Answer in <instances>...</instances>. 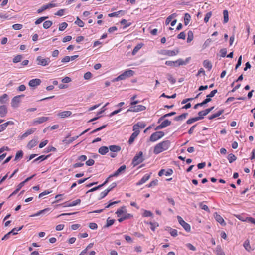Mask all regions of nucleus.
Wrapping results in <instances>:
<instances>
[{"mask_svg": "<svg viewBox=\"0 0 255 255\" xmlns=\"http://www.w3.org/2000/svg\"><path fill=\"white\" fill-rule=\"evenodd\" d=\"M170 145V142L169 140H165L161 142L155 146L153 152L155 154H158L168 149Z\"/></svg>", "mask_w": 255, "mask_h": 255, "instance_id": "1", "label": "nucleus"}, {"mask_svg": "<svg viewBox=\"0 0 255 255\" xmlns=\"http://www.w3.org/2000/svg\"><path fill=\"white\" fill-rule=\"evenodd\" d=\"M134 74V72L131 70H127L124 71L122 74H120L117 77L113 80V82L118 81L120 80H125L127 78L132 76Z\"/></svg>", "mask_w": 255, "mask_h": 255, "instance_id": "2", "label": "nucleus"}, {"mask_svg": "<svg viewBox=\"0 0 255 255\" xmlns=\"http://www.w3.org/2000/svg\"><path fill=\"white\" fill-rule=\"evenodd\" d=\"M217 93V90H216V89L212 91L209 94L207 95V96H206L207 98L206 99H204V101L202 102L196 104L194 106V109H196L199 106H202L206 104L208 102H210L211 101V99L210 98L213 97Z\"/></svg>", "mask_w": 255, "mask_h": 255, "instance_id": "3", "label": "nucleus"}, {"mask_svg": "<svg viewBox=\"0 0 255 255\" xmlns=\"http://www.w3.org/2000/svg\"><path fill=\"white\" fill-rule=\"evenodd\" d=\"M36 61L37 65L43 66L48 65L51 62L49 58H43L40 56L36 58Z\"/></svg>", "mask_w": 255, "mask_h": 255, "instance_id": "4", "label": "nucleus"}, {"mask_svg": "<svg viewBox=\"0 0 255 255\" xmlns=\"http://www.w3.org/2000/svg\"><path fill=\"white\" fill-rule=\"evenodd\" d=\"M142 155V152L140 151L134 157L132 161V164L133 166H136L143 162Z\"/></svg>", "mask_w": 255, "mask_h": 255, "instance_id": "5", "label": "nucleus"}, {"mask_svg": "<svg viewBox=\"0 0 255 255\" xmlns=\"http://www.w3.org/2000/svg\"><path fill=\"white\" fill-rule=\"evenodd\" d=\"M164 136V133L163 131H156L151 134L150 137V141L151 142H155Z\"/></svg>", "mask_w": 255, "mask_h": 255, "instance_id": "6", "label": "nucleus"}, {"mask_svg": "<svg viewBox=\"0 0 255 255\" xmlns=\"http://www.w3.org/2000/svg\"><path fill=\"white\" fill-rule=\"evenodd\" d=\"M177 218L179 223L183 227L185 231L187 232L190 231L191 227L188 223H186L180 216H177Z\"/></svg>", "mask_w": 255, "mask_h": 255, "instance_id": "7", "label": "nucleus"}, {"mask_svg": "<svg viewBox=\"0 0 255 255\" xmlns=\"http://www.w3.org/2000/svg\"><path fill=\"white\" fill-rule=\"evenodd\" d=\"M146 109V107L144 106L141 105H138L136 106H130V108L127 110V112H138L140 111H144Z\"/></svg>", "mask_w": 255, "mask_h": 255, "instance_id": "8", "label": "nucleus"}, {"mask_svg": "<svg viewBox=\"0 0 255 255\" xmlns=\"http://www.w3.org/2000/svg\"><path fill=\"white\" fill-rule=\"evenodd\" d=\"M49 117H40L34 119L33 121V124L34 125H38L43 123L46 121L49 120Z\"/></svg>", "mask_w": 255, "mask_h": 255, "instance_id": "9", "label": "nucleus"}, {"mask_svg": "<svg viewBox=\"0 0 255 255\" xmlns=\"http://www.w3.org/2000/svg\"><path fill=\"white\" fill-rule=\"evenodd\" d=\"M179 53L178 50H163L161 51V54L164 55H167L169 56H174L176 55Z\"/></svg>", "mask_w": 255, "mask_h": 255, "instance_id": "10", "label": "nucleus"}, {"mask_svg": "<svg viewBox=\"0 0 255 255\" xmlns=\"http://www.w3.org/2000/svg\"><path fill=\"white\" fill-rule=\"evenodd\" d=\"M24 95L16 96L14 97L11 100V106L14 108L18 107V104L20 103V98L23 97Z\"/></svg>", "mask_w": 255, "mask_h": 255, "instance_id": "11", "label": "nucleus"}, {"mask_svg": "<svg viewBox=\"0 0 255 255\" xmlns=\"http://www.w3.org/2000/svg\"><path fill=\"white\" fill-rule=\"evenodd\" d=\"M56 6V4L52 3H48L47 4L43 5L40 8L38 9L37 12L38 13H40L42 12V11H44V10H46L47 9L53 8V7H55Z\"/></svg>", "mask_w": 255, "mask_h": 255, "instance_id": "12", "label": "nucleus"}, {"mask_svg": "<svg viewBox=\"0 0 255 255\" xmlns=\"http://www.w3.org/2000/svg\"><path fill=\"white\" fill-rule=\"evenodd\" d=\"M151 173H150L149 174H145L142 178L139 180L138 182H137L136 183V185L137 186L141 185L144 183H145L147 180H148L151 176Z\"/></svg>", "mask_w": 255, "mask_h": 255, "instance_id": "13", "label": "nucleus"}, {"mask_svg": "<svg viewBox=\"0 0 255 255\" xmlns=\"http://www.w3.org/2000/svg\"><path fill=\"white\" fill-rule=\"evenodd\" d=\"M145 126L146 124L144 122H138L133 126V130L138 131V132L139 133V129L143 128Z\"/></svg>", "mask_w": 255, "mask_h": 255, "instance_id": "14", "label": "nucleus"}, {"mask_svg": "<svg viewBox=\"0 0 255 255\" xmlns=\"http://www.w3.org/2000/svg\"><path fill=\"white\" fill-rule=\"evenodd\" d=\"M41 81L39 79H33L29 81L28 85L30 87L34 88L40 84Z\"/></svg>", "mask_w": 255, "mask_h": 255, "instance_id": "15", "label": "nucleus"}, {"mask_svg": "<svg viewBox=\"0 0 255 255\" xmlns=\"http://www.w3.org/2000/svg\"><path fill=\"white\" fill-rule=\"evenodd\" d=\"M126 169V166L125 165L121 166L113 174L111 175L109 177V179L112 177L118 176L122 171H124Z\"/></svg>", "mask_w": 255, "mask_h": 255, "instance_id": "16", "label": "nucleus"}, {"mask_svg": "<svg viewBox=\"0 0 255 255\" xmlns=\"http://www.w3.org/2000/svg\"><path fill=\"white\" fill-rule=\"evenodd\" d=\"M214 216L216 221L219 223L222 226L226 225V222L221 215L218 214L216 212L214 213Z\"/></svg>", "mask_w": 255, "mask_h": 255, "instance_id": "17", "label": "nucleus"}, {"mask_svg": "<svg viewBox=\"0 0 255 255\" xmlns=\"http://www.w3.org/2000/svg\"><path fill=\"white\" fill-rule=\"evenodd\" d=\"M7 113V108L5 105L0 106V116L1 117H5Z\"/></svg>", "mask_w": 255, "mask_h": 255, "instance_id": "18", "label": "nucleus"}, {"mask_svg": "<svg viewBox=\"0 0 255 255\" xmlns=\"http://www.w3.org/2000/svg\"><path fill=\"white\" fill-rule=\"evenodd\" d=\"M35 130H36L35 128L28 129L24 133H23L22 135H21V136H20L21 139H24V138H26L28 135L34 133Z\"/></svg>", "mask_w": 255, "mask_h": 255, "instance_id": "19", "label": "nucleus"}, {"mask_svg": "<svg viewBox=\"0 0 255 255\" xmlns=\"http://www.w3.org/2000/svg\"><path fill=\"white\" fill-rule=\"evenodd\" d=\"M133 133L131 135L129 140L128 143L129 144H132L134 141L135 139L137 137V136L139 135V133L138 132V131L133 130Z\"/></svg>", "mask_w": 255, "mask_h": 255, "instance_id": "20", "label": "nucleus"}, {"mask_svg": "<svg viewBox=\"0 0 255 255\" xmlns=\"http://www.w3.org/2000/svg\"><path fill=\"white\" fill-rule=\"evenodd\" d=\"M188 61V59L186 60V61H183L181 59H178L175 61H174V66H179L180 65H186Z\"/></svg>", "mask_w": 255, "mask_h": 255, "instance_id": "21", "label": "nucleus"}, {"mask_svg": "<svg viewBox=\"0 0 255 255\" xmlns=\"http://www.w3.org/2000/svg\"><path fill=\"white\" fill-rule=\"evenodd\" d=\"M50 155H41L40 156H39L38 157H37V158L35 159L34 160H33V161L32 162V163H35V162H40L41 161H42L44 160H46L47 159L49 156H50Z\"/></svg>", "mask_w": 255, "mask_h": 255, "instance_id": "22", "label": "nucleus"}, {"mask_svg": "<svg viewBox=\"0 0 255 255\" xmlns=\"http://www.w3.org/2000/svg\"><path fill=\"white\" fill-rule=\"evenodd\" d=\"M37 143V139H33L28 142V143L27 145V147L28 149H31L32 148H33L34 147H35Z\"/></svg>", "mask_w": 255, "mask_h": 255, "instance_id": "23", "label": "nucleus"}, {"mask_svg": "<svg viewBox=\"0 0 255 255\" xmlns=\"http://www.w3.org/2000/svg\"><path fill=\"white\" fill-rule=\"evenodd\" d=\"M108 182H109V178H107L106 179V180L105 181V182L102 184L99 185V186H98L97 187H95L94 188H93L90 189L89 190H88L87 191V193L93 192V191H95L100 189V188H101L102 187H103V186L106 185Z\"/></svg>", "mask_w": 255, "mask_h": 255, "instance_id": "24", "label": "nucleus"}, {"mask_svg": "<svg viewBox=\"0 0 255 255\" xmlns=\"http://www.w3.org/2000/svg\"><path fill=\"white\" fill-rule=\"evenodd\" d=\"M72 112L70 111H66L59 113L58 115L61 118H64L70 116Z\"/></svg>", "mask_w": 255, "mask_h": 255, "instance_id": "25", "label": "nucleus"}, {"mask_svg": "<svg viewBox=\"0 0 255 255\" xmlns=\"http://www.w3.org/2000/svg\"><path fill=\"white\" fill-rule=\"evenodd\" d=\"M109 150H110L112 152H118L121 150V147L118 145H110L109 147Z\"/></svg>", "mask_w": 255, "mask_h": 255, "instance_id": "26", "label": "nucleus"}, {"mask_svg": "<svg viewBox=\"0 0 255 255\" xmlns=\"http://www.w3.org/2000/svg\"><path fill=\"white\" fill-rule=\"evenodd\" d=\"M224 112V110L223 109L220 110L219 111H218L217 113L212 114L210 117H209V120H212L215 118H217L219 116H220L221 114H222Z\"/></svg>", "mask_w": 255, "mask_h": 255, "instance_id": "27", "label": "nucleus"}, {"mask_svg": "<svg viewBox=\"0 0 255 255\" xmlns=\"http://www.w3.org/2000/svg\"><path fill=\"white\" fill-rule=\"evenodd\" d=\"M109 151V148L107 146H102L99 148L98 152L101 155H105Z\"/></svg>", "mask_w": 255, "mask_h": 255, "instance_id": "28", "label": "nucleus"}, {"mask_svg": "<svg viewBox=\"0 0 255 255\" xmlns=\"http://www.w3.org/2000/svg\"><path fill=\"white\" fill-rule=\"evenodd\" d=\"M187 115H188V113H183L180 116L175 117L174 118V120L176 121H183V120L186 119Z\"/></svg>", "mask_w": 255, "mask_h": 255, "instance_id": "29", "label": "nucleus"}, {"mask_svg": "<svg viewBox=\"0 0 255 255\" xmlns=\"http://www.w3.org/2000/svg\"><path fill=\"white\" fill-rule=\"evenodd\" d=\"M143 44L141 43H139L133 49L132 52V54L133 55H135L137 52L142 48V47L143 46Z\"/></svg>", "mask_w": 255, "mask_h": 255, "instance_id": "30", "label": "nucleus"}, {"mask_svg": "<svg viewBox=\"0 0 255 255\" xmlns=\"http://www.w3.org/2000/svg\"><path fill=\"white\" fill-rule=\"evenodd\" d=\"M203 66L205 68H207L209 71H210L212 67V65L211 63L208 60H205L203 62Z\"/></svg>", "mask_w": 255, "mask_h": 255, "instance_id": "31", "label": "nucleus"}, {"mask_svg": "<svg viewBox=\"0 0 255 255\" xmlns=\"http://www.w3.org/2000/svg\"><path fill=\"white\" fill-rule=\"evenodd\" d=\"M8 100V95L6 94H3L0 96V103L1 104H5Z\"/></svg>", "mask_w": 255, "mask_h": 255, "instance_id": "32", "label": "nucleus"}, {"mask_svg": "<svg viewBox=\"0 0 255 255\" xmlns=\"http://www.w3.org/2000/svg\"><path fill=\"white\" fill-rule=\"evenodd\" d=\"M49 211H50L49 208H45L43 210L39 211V212H38L37 213H36L33 215H31V217L38 216L42 214H45V213L49 212Z\"/></svg>", "mask_w": 255, "mask_h": 255, "instance_id": "33", "label": "nucleus"}, {"mask_svg": "<svg viewBox=\"0 0 255 255\" xmlns=\"http://www.w3.org/2000/svg\"><path fill=\"white\" fill-rule=\"evenodd\" d=\"M177 16L176 13H173L169 15L166 19L165 24L168 25L171 22V20Z\"/></svg>", "mask_w": 255, "mask_h": 255, "instance_id": "34", "label": "nucleus"}, {"mask_svg": "<svg viewBox=\"0 0 255 255\" xmlns=\"http://www.w3.org/2000/svg\"><path fill=\"white\" fill-rule=\"evenodd\" d=\"M190 19H191V16H190V14L187 13H185L184 15V24L185 25H187L189 24V23L190 21Z\"/></svg>", "mask_w": 255, "mask_h": 255, "instance_id": "35", "label": "nucleus"}, {"mask_svg": "<svg viewBox=\"0 0 255 255\" xmlns=\"http://www.w3.org/2000/svg\"><path fill=\"white\" fill-rule=\"evenodd\" d=\"M121 13L124 14V11L123 10H120L117 12H113L109 14L108 16L110 17H118L119 14Z\"/></svg>", "mask_w": 255, "mask_h": 255, "instance_id": "36", "label": "nucleus"}, {"mask_svg": "<svg viewBox=\"0 0 255 255\" xmlns=\"http://www.w3.org/2000/svg\"><path fill=\"white\" fill-rule=\"evenodd\" d=\"M115 222L114 219H111L110 218H108L107 219L106 224L104 226L105 228H108L112 226Z\"/></svg>", "mask_w": 255, "mask_h": 255, "instance_id": "37", "label": "nucleus"}, {"mask_svg": "<svg viewBox=\"0 0 255 255\" xmlns=\"http://www.w3.org/2000/svg\"><path fill=\"white\" fill-rule=\"evenodd\" d=\"M120 23L122 25H125L124 26V27H123V29H126L128 27H129V26H130L131 25V22L128 23L127 20L124 19H122Z\"/></svg>", "mask_w": 255, "mask_h": 255, "instance_id": "38", "label": "nucleus"}, {"mask_svg": "<svg viewBox=\"0 0 255 255\" xmlns=\"http://www.w3.org/2000/svg\"><path fill=\"white\" fill-rule=\"evenodd\" d=\"M193 39V33L191 31H189L188 32V37L187 39V42L190 43Z\"/></svg>", "mask_w": 255, "mask_h": 255, "instance_id": "39", "label": "nucleus"}, {"mask_svg": "<svg viewBox=\"0 0 255 255\" xmlns=\"http://www.w3.org/2000/svg\"><path fill=\"white\" fill-rule=\"evenodd\" d=\"M22 59V55H17L15 56L13 59V62L14 63H17L21 61Z\"/></svg>", "mask_w": 255, "mask_h": 255, "instance_id": "40", "label": "nucleus"}, {"mask_svg": "<svg viewBox=\"0 0 255 255\" xmlns=\"http://www.w3.org/2000/svg\"><path fill=\"white\" fill-rule=\"evenodd\" d=\"M236 157L233 154H229L228 157V159L230 163H232L236 160Z\"/></svg>", "mask_w": 255, "mask_h": 255, "instance_id": "41", "label": "nucleus"}, {"mask_svg": "<svg viewBox=\"0 0 255 255\" xmlns=\"http://www.w3.org/2000/svg\"><path fill=\"white\" fill-rule=\"evenodd\" d=\"M223 16H224V23H226L229 20L228 12L227 10H224L223 11Z\"/></svg>", "mask_w": 255, "mask_h": 255, "instance_id": "42", "label": "nucleus"}, {"mask_svg": "<svg viewBox=\"0 0 255 255\" xmlns=\"http://www.w3.org/2000/svg\"><path fill=\"white\" fill-rule=\"evenodd\" d=\"M200 118H196V117H194V118L189 119L186 121V124H191L195 122L200 120Z\"/></svg>", "mask_w": 255, "mask_h": 255, "instance_id": "43", "label": "nucleus"}, {"mask_svg": "<svg viewBox=\"0 0 255 255\" xmlns=\"http://www.w3.org/2000/svg\"><path fill=\"white\" fill-rule=\"evenodd\" d=\"M52 25V22L50 21V20H48V21H45L44 23H43V27L45 28V29H48L50 27H51V26Z\"/></svg>", "mask_w": 255, "mask_h": 255, "instance_id": "44", "label": "nucleus"}, {"mask_svg": "<svg viewBox=\"0 0 255 255\" xmlns=\"http://www.w3.org/2000/svg\"><path fill=\"white\" fill-rule=\"evenodd\" d=\"M208 114L205 110L201 111L198 112L199 116L196 117V118H200V120L203 119L204 118V116L207 115Z\"/></svg>", "mask_w": 255, "mask_h": 255, "instance_id": "45", "label": "nucleus"}, {"mask_svg": "<svg viewBox=\"0 0 255 255\" xmlns=\"http://www.w3.org/2000/svg\"><path fill=\"white\" fill-rule=\"evenodd\" d=\"M212 15V13L211 11H209L206 14L204 19V21L205 23H207L209 21V20L211 17Z\"/></svg>", "mask_w": 255, "mask_h": 255, "instance_id": "46", "label": "nucleus"}, {"mask_svg": "<svg viewBox=\"0 0 255 255\" xmlns=\"http://www.w3.org/2000/svg\"><path fill=\"white\" fill-rule=\"evenodd\" d=\"M75 23L80 27H83L84 26V23L78 17L77 18Z\"/></svg>", "mask_w": 255, "mask_h": 255, "instance_id": "47", "label": "nucleus"}, {"mask_svg": "<svg viewBox=\"0 0 255 255\" xmlns=\"http://www.w3.org/2000/svg\"><path fill=\"white\" fill-rule=\"evenodd\" d=\"M67 26H68V24L67 23L62 22V23H61L59 25V30L61 31H63L67 28Z\"/></svg>", "mask_w": 255, "mask_h": 255, "instance_id": "48", "label": "nucleus"}, {"mask_svg": "<svg viewBox=\"0 0 255 255\" xmlns=\"http://www.w3.org/2000/svg\"><path fill=\"white\" fill-rule=\"evenodd\" d=\"M22 226L19 228H14L11 231H10V233L12 235H16L17 234V232L21 230L22 229Z\"/></svg>", "mask_w": 255, "mask_h": 255, "instance_id": "49", "label": "nucleus"}, {"mask_svg": "<svg viewBox=\"0 0 255 255\" xmlns=\"http://www.w3.org/2000/svg\"><path fill=\"white\" fill-rule=\"evenodd\" d=\"M23 153L22 151V150L18 151L16 154V155L15 157V160H17L18 159L22 158L23 157Z\"/></svg>", "mask_w": 255, "mask_h": 255, "instance_id": "50", "label": "nucleus"}, {"mask_svg": "<svg viewBox=\"0 0 255 255\" xmlns=\"http://www.w3.org/2000/svg\"><path fill=\"white\" fill-rule=\"evenodd\" d=\"M199 206L202 209L207 211V212H210V209L206 205L203 204L202 202L200 203Z\"/></svg>", "mask_w": 255, "mask_h": 255, "instance_id": "51", "label": "nucleus"}, {"mask_svg": "<svg viewBox=\"0 0 255 255\" xmlns=\"http://www.w3.org/2000/svg\"><path fill=\"white\" fill-rule=\"evenodd\" d=\"M48 17H41L38 19H37L35 22V24L36 25H38L40 23H42L43 21H44L45 19H47Z\"/></svg>", "mask_w": 255, "mask_h": 255, "instance_id": "52", "label": "nucleus"}, {"mask_svg": "<svg viewBox=\"0 0 255 255\" xmlns=\"http://www.w3.org/2000/svg\"><path fill=\"white\" fill-rule=\"evenodd\" d=\"M109 192V190H106V189L105 190H104V191L100 193L99 199L104 198L105 197H106L107 196V195L108 194Z\"/></svg>", "mask_w": 255, "mask_h": 255, "instance_id": "53", "label": "nucleus"}, {"mask_svg": "<svg viewBox=\"0 0 255 255\" xmlns=\"http://www.w3.org/2000/svg\"><path fill=\"white\" fill-rule=\"evenodd\" d=\"M162 125L164 128H165L171 125V122L166 119L163 121L161 123Z\"/></svg>", "mask_w": 255, "mask_h": 255, "instance_id": "54", "label": "nucleus"}, {"mask_svg": "<svg viewBox=\"0 0 255 255\" xmlns=\"http://www.w3.org/2000/svg\"><path fill=\"white\" fill-rule=\"evenodd\" d=\"M243 246L247 251H249L251 247L250 246L249 241L248 240H246L245 241Z\"/></svg>", "mask_w": 255, "mask_h": 255, "instance_id": "55", "label": "nucleus"}, {"mask_svg": "<svg viewBox=\"0 0 255 255\" xmlns=\"http://www.w3.org/2000/svg\"><path fill=\"white\" fill-rule=\"evenodd\" d=\"M143 216L144 217H152L153 214L150 211L145 210H144Z\"/></svg>", "mask_w": 255, "mask_h": 255, "instance_id": "56", "label": "nucleus"}, {"mask_svg": "<svg viewBox=\"0 0 255 255\" xmlns=\"http://www.w3.org/2000/svg\"><path fill=\"white\" fill-rule=\"evenodd\" d=\"M106 126H107L106 125H103V126H102L97 128L96 129H95L93 130V131H92L91 132V133L93 134V133H95V132H96L97 131H99L103 129V128H104L106 127Z\"/></svg>", "mask_w": 255, "mask_h": 255, "instance_id": "57", "label": "nucleus"}, {"mask_svg": "<svg viewBox=\"0 0 255 255\" xmlns=\"http://www.w3.org/2000/svg\"><path fill=\"white\" fill-rule=\"evenodd\" d=\"M23 25L21 24H15L12 25V28L14 30H20L22 28Z\"/></svg>", "mask_w": 255, "mask_h": 255, "instance_id": "58", "label": "nucleus"}, {"mask_svg": "<svg viewBox=\"0 0 255 255\" xmlns=\"http://www.w3.org/2000/svg\"><path fill=\"white\" fill-rule=\"evenodd\" d=\"M150 224L151 225V229L153 231H155V228L158 226V224L157 223V222H151L150 223Z\"/></svg>", "mask_w": 255, "mask_h": 255, "instance_id": "59", "label": "nucleus"}, {"mask_svg": "<svg viewBox=\"0 0 255 255\" xmlns=\"http://www.w3.org/2000/svg\"><path fill=\"white\" fill-rule=\"evenodd\" d=\"M167 79L172 84L176 82V79L173 78L170 74H168Z\"/></svg>", "mask_w": 255, "mask_h": 255, "instance_id": "60", "label": "nucleus"}, {"mask_svg": "<svg viewBox=\"0 0 255 255\" xmlns=\"http://www.w3.org/2000/svg\"><path fill=\"white\" fill-rule=\"evenodd\" d=\"M92 74L90 72H87L84 75V78L85 80H89L92 77Z\"/></svg>", "mask_w": 255, "mask_h": 255, "instance_id": "61", "label": "nucleus"}, {"mask_svg": "<svg viewBox=\"0 0 255 255\" xmlns=\"http://www.w3.org/2000/svg\"><path fill=\"white\" fill-rule=\"evenodd\" d=\"M170 233L171 234V235L173 237H176L177 236L178 234H177V230H176V229H171L170 228Z\"/></svg>", "mask_w": 255, "mask_h": 255, "instance_id": "62", "label": "nucleus"}, {"mask_svg": "<svg viewBox=\"0 0 255 255\" xmlns=\"http://www.w3.org/2000/svg\"><path fill=\"white\" fill-rule=\"evenodd\" d=\"M65 10V9H61L59 10L56 13H55V15L57 16H62L64 15Z\"/></svg>", "mask_w": 255, "mask_h": 255, "instance_id": "63", "label": "nucleus"}, {"mask_svg": "<svg viewBox=\"0 0 255 255\" xmlns=\"http://www.w3.org/2000/svg\"><path fill=\"white\" fill-rule=\"evenodd\" d=\"M186 246L190 250L195 251L196 250V248L191 243L186 244Z\"/></svg>", "mask_w": 255, "mask_h": 255, "instance_id": "64", "label": "nucleus"}]
</instances>
